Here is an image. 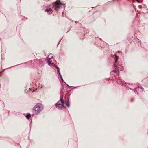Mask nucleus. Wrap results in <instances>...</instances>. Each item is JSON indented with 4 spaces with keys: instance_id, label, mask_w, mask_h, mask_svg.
<instances>
[{
    "instance_id": "obj_13",
    "label": "nucleus",
    "mask_w": 148,
    "mask_h": 148,
    "mask_svg": "<svg viewBox=\"0 0 148 148\" xmlns=\"http://www.w3.org/2000/svg\"><path fill=\"white\" fill-rule=\"evenodd\" d=\"M136 1L138 2V3H139V0H136Z\"/></svg>"
},
{
    "instance_id": "obj_4",
    "label": "nucleus",
    "mask_w": 148,
    "mask_h": 148,
    "mask_svg": "<svg viewBox=\"0 0 148 148\" xmlns=\"http://www.w3.org/2000/svg\"><path fill=\"white\" fill-rule=\"evenodd\" d=\"M45 11L47 12L48 14H49L52 12V10L51 8H49L48 9H46Z\"/></svg>"
},
{
    "instance_id": "obj_12",
    "label": "nucleus",
    "mask_w": 148,
    "mask_h": 148,
    "mask_svg": "<svg viewBox=\"0 0 148 148\" xmlns=\"http://www.w3.org/2000/svg\"><path fill=\"white\" fill-rule=\"evenodd\" d=\"M66 95H67V96H69V95H68V92L66 94Z\"/></svg>"
},
{
    "instance_id": "obj_3",
    "label": "nucleus",
    "mask_w": 148,
    "mask_h": 148,
    "mask_svg": "<svg viewBox=\"0 0 148 148\" xmlns=\"http://www.w3.org/2000/svg\"><path fill=\"white\" fill-rule=\"evenodd\" d=\"M59 102V101H58L57 103L55 104V105L56 106V107L58 109H62L63 108H65L64 105L60 104L58 103Z\"/></svg>"
},
{
    "instance_id": "obj_14",
    "label": "nucleus",
    "mask_w": 148,
    "mask_h": 148,
    "mask_svg": "<svg viewBox=\"0 0 148 148\" xmlns=\"http://www.w3.org/2000/svg\"><path fill=\"white\" fill-rule=\"evenodd\" d=\"M52 57H52H52H49V58H52Z\"/></svg>"
},
{
    "instance_id": "obj_2",
    "label": "nucleus",
    "mask_w": 148,
    "mask_h": 148,
    "mask_svg": "<svg viewBox=\"0 0 148 148\" xmlns=\"http://www.w3.org/2000/svg\"><path fill=\"white\" fill-rule=\"evenodd\" d=\"M53 7H54L55 9L56 10H57L62 6H64V4L61 3L60 1H57L56 2L53 3Z\"/></svg>"
},
{
    "instance_id": "obj_8",
    "label": "nucleus",
    "mask_w": 148,
    "mask_h": 148,
    "mask_svg": "<svg viewBox=\"0 0 148 148\" xmlns=\"http://www.w3.org/2000/svg\"><path fill=\"white\" fill-rule=\"evenodd\" d=\"M115 62H116L117 61V60L119 58V57L117 56L116 55H115Z\"/></svg>"
},
{
    "instance_id": "obj_5",
    "label": "nucleus",
    "mask_w": 148,
    "mask_h": 148,
    "mask_svg": "<svg viewBox=\"0 0 148 148\" xmlns=\"http://www.w3.org/2000/svg\"><path fill=\"white\" fill-rule=\"evenodd\" d=\"M49 65H52V66L55 65V67L57 69V71L59 73V68L58 67L56 66L54 64V63H52L51 64L50 62H49Z\"/></svg>"
},
{
    "instance_id": "obj_6",
    "label": "nucleus",
    "mask_w": 148,
    "mask_h": 148,
    "mask_svg": "<svg viewBox=\"0 0 148 148\" xmlns=\"http://www.w3.org/2000/svg\"><path fill=\"white\" fill-rule=\"evenodd\" d=\"M60 102L62 103V104H63L65 103V101H64L62 96L60 97Z\"/></svg>"
},
{
    "instance_id": "obj_9",
    "label": "nucleus",
    "mask_w": 148,
    "mask_h": 148,
    "mask_svg": "<svg viewBox=\"0 0 148 148\" xmlns=\"http://www.w3.org/2000/svg\"><path fill=\"white\" fill-rule=\"evenodd\" d=\"M31 115L30 114H28L26 116V117L27 119H29L31 117Z\"/></svg>"
},
{
    "instance_id": "obj_15",
    "label": "nucleus",
    "mask_w": 148,
    "mask_h": 148,
    "mask_svg": "<svg viewBox=\"0 0 148 148\" xmlns=\"http://www.w3.org/2000/svg\"><path fill=\"white\" fill-rule=\"evenodd\" d=\"M49 57H51V56H50V55H49V56H48V57H49Z\"/></svg>"
},
{
    "instance_id": "obj_1",
    "label": "nucleus",
    "mask_w": 148,
    "mask_h": 148,
    "mask_svg": "<svg viewBox=\"0 0 148 148\" xmlns=\"http://www.w3.org/2000/svg\"><path fill=\"white\" fill-rule=\"evenodd\" d=\"M44 107L42 104L40 103H37L33 108L32 111L34 112V115H38L43 110Z\"/></svg>"
},
{
    "instance_id": "obj_11",
    "label": "nucleus",
    "mask_w": 148,
    "mask_h": 148,
    "mask_svg": "<svg viewBox=\"0 0 148 148\" xmlns=\"http://www.w3.org/2000/svg\"><path fill=\"white\" fill-rule=\"evenodd\" d=\"M116 67V65L115 64H114V65H113V67H114V68H115V67Z\"/></svg>"
},
{
    "instance_id": "obj_7",
    "label": "nucleus",
    "mask_w": 148,
    "mask_h": 148,
    "mask_svg": "<svg viewBox=\"0 0 148 148\" xmlns=\"http://www.w3.org/2000/svg\"><path fill=\"white\" fill-rule=\"evenodd\" d=\"M65 103L66 104V105H67V106L68 107H69L70 106V103L69 102V101L68 100L67 101H65Z\"/></svg>"
},
{
    "instance_id": "obj_10",
    "label": "nucleus",
    "mask_w": 148,
    "mask_h": 148,
    "mask_svg": "<svg viewBox=\"0 0 148 148\" xmlns=\"http://www.w3.org/2000/svg\"><path fill=\"white\" fill-rule=\"evenodd\" d=\"M117 80L118 83L119 84H121L122 83V81L121 79H118Z\"/></svg>"
}]
</instances>
